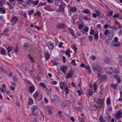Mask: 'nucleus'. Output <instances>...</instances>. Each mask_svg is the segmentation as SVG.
Instances as JSON below:
<instances>
[{"label": "nucleus", "mask_w": 122, "mask_h": 122, "mask_svg": "<svg viewBox=\"0 0 122 122\" xmlns=\"http://www.w3.org/2000/svg\"><path fill=\"white\" fill-rule=\"evenodd\" d=\"M60 86L61 88L62 89H63V87L65 86V84L63 83H61L60 84Z\"/></svg>", "instance_id": "c85d7f7f"}, {"label": "nucleus", "mask_w": 122, "mask_h": 122, "mask_svg": "<svg viewBox=\"0 0 122 122\" xmlns=\"http://www.w3.org/2000/svg\"><path fill=\"white\" fill-rule=\"evenodd\" d=\"M107 104L108 105H109L110 104V100L109 98L108 97L107 98Z\"/></svg>", "instance_id": "c756f323"}, {"label": "nucleus", "mask_w": 122, "mask_h": 122, "mask_svg": "<svg viewBox=\"0 0 122 122\" xmlns=\"http://www.w3.org/2000/svg\"><path fill=\"white\" fill-rule=\"evenodd\" d=\"M99 120L101 122H103V119L102 117H100L99 118Z\"/></svg>", "instance_id": "69168bd1"}, {"label": "nucleus", "mask_w": 122, "mask_h": 122, "mask_svg": "<svg viewBox=\"0 0 122 122\" xmlns=\"http://www.w3.org/2000/svg\"><path fill=\"white\" fill-rule=\"evenodd\" d=\"M118 84L117 83L115 84H112L110 85V86L112 87L113 89H117Z\"/></svg>", "instance_id": "f8f14e48"}, {"label": "nucleus", "mask_w": 122, "mask_h": 122, "mask_svg": "<svg viewBox=\"0 0 122 122\" xmlns=\"http://www.w3.org/2000/svg\"><path fill=\"white\" fill-rule=\"evenodd\" d=\"M55 3L56 5L60 7L62 5L61 2L60 0H56Z\"/></svg>", "instance_id": "0eeeda50"}, {"label": "nucleus", "mask_w": 122, "mask_h": 122, "mask_svg": "<svg viewBox=\"0 0 122 122\" xmlns=\"http://www.w3.org/2000/svg\"><path fill=\"white\" fill-rule=\"evenodd\" d=\"M65 7L64 6H61L59 7L58 9L59 10L60 12L63 13L64 11Z\"/></svg>", "instance_id": "2eb2a0df"}, {"label": "nucleus", "mask_w": 122, "mask_h": 122, "mask_svg": "<svg viewBox=\"0 0 122 122\" xmlns=\"http://www.w3.org/2000/svg\"><path fill=\"white\" fill-rule=\"evenodd\" d=\"M45 58L46 60H48L50 57L49 54L48 53H46L45 55Z\"/></svg>", "instance_id": "aec40b11"}, {"label": "nucleus", "mask_w": 122, "mask_h": 122, "mask_svg": "<svg viewBox=\"0 0 122 122\" xmlns=\"http://www.w3.org/2000/svg\"><path fill=\"white\" fill-rule=\"evenodd\" d=\"M104 104V101L102 100H101V102H100V105L99 107V108L101 107Z\"/></svg>", "instance_id": "e433bc0d"}, {"label": "nucleus", "mask_w": 122, "mask_h": 122, "mask_svg": "<svg viewBox=\"0 0 122 122\" xmlns=\"http://www.w3.org/2000/svg\"><path fill=\"white\" fill-rule=\"evenodd\" d=\"M48 46L50 49H52L54 47L53 43L51 41H49L48 43Z\"/></svg>", "instance_id": "39448f33"}, {"label": "nucleus", "mask_w": 122, "mask_h": 122, "mask_svg": "<svg viewBox=\"0 0 122 122\" xmlns=\"http://www.w3.org/2000/svg\"><path fill=\"white\" fill-rule=\"evenodd\" d=\"M85 69L86 70L89 72L91 73V70L90 67L89 66H87L85 68Z\"/></svg>", "instance_id": "b1692460"}, {"label": "nucleus", "mask_w": 122, "mask_h": 122, "mask_svg": "<svg viewBox=\"0 0 122 122\" xmlns=\"http://www.w3.org/2000/svg\"><path fill=\"white\" fill-rule=\"evenodd\" d=\"M9 31L8 29V28H6L4 31L3 34H5V33H6Z\"/></svg>", "instance_id": "680f3d73"}, {"label": "nucleus", "mask_w": 122, "mask_h": 122, "mask_svg": "<svg viewBox=\"0 0 122 122\" xmlns=\"http://www.w3.org/2000/svg\"><path fill=\"white\" fill-rule=\"evenodd\" d=\"M18 20V18L17 16H14L12 17L10 20L11 24L13 25H15L16 23Z\"/></svg>", "instance_id": "f03ea898"}, {"label": "nucleus", "mask_w": 122, "mask_h": 122, "mask_svg": "<svg viewBox=\"0 0 122 122\" xmlns=\"http://www.w3.org/2000/svg\"><path fill=\"white\" fill-rule=\"evenodd\" d=\"M111 45L112 46L115 47H117L119 46L120 44L119 43H116L113 41H112L111 43Z\"/></svg>", "instance_id": "9d476101"}, {"label": "nucleus", "mask_w": 122, "mask_h": 122, "mask_svg": "<svg viewBox=\"0 0 122 122\" xmlns=\"http://www.w3.org/2000/svg\"><path fill=\"white\" fill-rule=\"evenodd\" d=\"M84 13L86 14H90L91 13L90 11V10L88 9H86L84 10L82 12V13Z\"/></svg>", "instance_id": "6ab92c4d"}, {"label": "nucleus", "mask_w": 122, "mask_h": 122, "mask_svg": "<svg viewBox=\"0 0 122 122\" xmlns=\"http://www.w3.org/2000/svg\"><path fill=\"white\" fill-rule=\"evenodd\" d=\"M5 12L6 10L4 8L2 7L0 8V13H1L2 14H4L5 13Z\"/></svg>", "instance_id": "f3484780"}, {"label": "nucleus", "mask_w": 122, "mask_h": 122, "mask_svg": "<svg viewBox=\"0 0 122 122\" xmlns=\"http://www.w3.org/2000/svg\"><path fill=\"white\" fill-rule=\"evenodd\" d=\"M77 10V8L75 6L71 7L70 8V13L71 12L73 13H75L76 12Z\"/></svg>", "instance_id": "6e6552de"}, {"label": "nucleus", "mask_w": 122, "mask_h": 122, "mask_svg": "<svg viewBox=\"0 0 122 122\" xmlns=\"http://www.w3.org/2000/svg\"><path fill=\"white\" fill-rule=\"evenodd\" d=\"M107 78V76L105 75H103L102 77V79L103 80H105Z\"/></svg>", "instance_id": "13d9d810"}, {"label": "nucleus", "mask_w": 122, "mask_h": 122, "mask_svg": "<svg viewBox=\"0 0 122 122\" xmlns=\"http://www.w3.org/2000/svg\"><path fill=\"white\" fill-rule=\"evenodd\" d=\"M89 28L88 27H85V30H84V31H86V32H88L89 30ZM86 34H87V33H86Z\"/></svg>", "instance_id": "8fccbe9b"}, {"label": "nucleus", "mask_w": 122, "mask_h": 122, "mask_svg": "<svg viewBox=\"0 0 122 122\" xmlns=\"http://www.w3.org/2000/svg\"><path fill=\"white\" fill-rule=\"evenodd\" d=\"M70 102L67 101H65L61 103V107L63 109H65L66 108H68L70 105Z\"/></svg>", "instance_id": "f257e3e1"}, {"label": "nucleus", "mask_w": 122, "mask_h": 122, "mask_svg": "<svg viewBox=\"0 0 122 122\" xmlns=\"http://www.w3.org/2000/svg\"><path fill=\"white\" fill-rule=\"evenodd\" d=\"M29 89L30 92L31 93H32L34 91L35 88L33 86H30L29 88Z\"/></svg>", "instance_id": "a211bd4d"}, {"label": "nucleus", "mask_w": 122, "mask_h": 122, "mask_svg": "<svg viewBox=\"0 0 122 122\" xmlns=\"http://www.w3.org/2000/svg\"><path fill=\"white\" fill-rule=\"evenodd\" d=\"M122 113L121 111H118L116 113V117L117 118H120L122 117Z\"/></svg>", "instance_id": "9b49d317"}, {"label": "nucleus", "mask_w": 122, "mask_h": 122, "mask_svg": "<svg viewBox=\"0 0 122 122\" xmlns=\"http://www.w3.org/2000/svg\"><path fill=\"white\" fill-rule=\"evenodd\" d=\"M94 39L97 40L98 38V33H96L94 35Z\"/></svg>", "instance_id": "a878e982"}, {"label": "nucleus", "mask_w": 122, "mask_h": 122, "mask_svg": "<svg viewBox=\"0 0 122 122\" xmlns=\"http://www.w3.org/2000/svg\"><path fill=\"white\" fill-rule=\"evenodd\" d=\"M112 29L114 30H117V27L116 26H114L112 27Z\"/></svg>", "instance_id": "4d7b16f0"}, {"label": "nucleus", "mask_w": 122, "mask_h": 122, "mask_svg": "<svg viewBox=\"0 0 122 122\" xmlns=\"http://www.w3.org/2000/svg\"><path fill=\"white\" fill-rule=\"evenodd\" d=\"M114 42H115L116 43H117L118 42V39L117 37H115L114 40Z\"/></svg>", "instance_id": "a19ab883"}, {"label": "nucleus", "mask_w": 122, "mask_h": 122, "mask_svg": "<svg viewBox=\"0 0 122 122\" xmlns=\"http://www.w3.org/2000/svg\"><path fill=\"white\" fill-rule=\"evenodd\" d=\"M113 12V10H111L110 12H109V14L110 16H112Z\"/></svg>", "instance_id": "603ef678"}, {"label": "nucleus", "mask_w": 122, "mask_h": 122, "mask_svg": "<svg viewBox=\"0 0 122 122\" xmlns=\"http://www.w3.org/2000/svg\"><path fill=\"white\" fill-rule=\"evenodd\" d=\"M13 79L14 81H17V77L16 75L14 76L13 77Z\"/></svg>", "instance_id": "3c124183"}, {"label": "nucleus", "mask_w": 122, "mask_h": 122, "mask_svg": "<svg viewBox=\"0 0 122 122\" xmlns=\"http://www.w3.org/2000/svg\"><path fill=\"white\" fill-rule=\"evenodd\" d=\"M101 98L98 99L97 100V104L98 106L99 107L100 105V102H101Z\"/></svg>", "instance_id": "393cba45"}, {"label": "nucleus", "mask_w": 122, "mask_h": 122, "mask_svg": "<svg viewBox=\"0 0 122 122\" xmlns=\"http://www.w3.org/2000/svg\"><path fill=\"white\" fill-rule=\"evenodd\" d=\"M62 59L63 60V62L64 63H65L66 62V58L65 56H62Z\"/></svg>", "instance_id": "6e6d98bb"}, {"label": "nucleus", "mask_w": 122, "mask_h": 122, "mask_svg": "<svg viewBox=\"0 0 122 122\" xmlns=\"http://www.w3.org/2000/svg\"><path fill=\"white\" fill-rule=\"evenodd\" d=\"M28 100V103L29 105H32L33 104L34 102L33 100L31 97H30L29 98Z\"/></svg>", "instance_id": "ddd939ff"}, {"label": "nucleus", "mask_w": 122, "mask_h": 122, "mask_svg": "<svg viewBox=\"0 0 122 122\" xmlns=\"http://www.w3.org/2000/svg\"><path fill=\"white\" fill-rule=\"evenodd\" d=\"M28 56L29 59L32 62H35V61L32 58V57L30 55V54H28Z\"/></svg>", "instance_id": "5701e85b"}, {"label": "nucleus", "mask_w": 122, "mask_h": 122, "mask_svg": "<svg viewBox=\"0 0 122 122\" xmlns=\"http://www.w3.org/2000/svg\"><path fill=\"white\" fill-rule=\"evenodd\" d=\"M28 46L27 43H25L23 45V46L24 47V49H27L28 48Z\"/></svg>", "instance_id": "bb28decb"}, {"label": "nucleus", "mask_w": 122, "mask_h": 122, "mask_svg": "<svg viewBox=\"0 0 122 122\" xmlns=\"http://www.w3.org/2000/svg\"><path fill=\"white\" fill-rule=\"evenodd\" d=\"M92 68L94 71L98 70H101V68L97 64H94L92 66Z\"/></svg>", "instance_id": "20e7f679"}, {"label": "nucleus", "mask_w": 122, "mask_h": 122, "mask_svg": "<svg viewBox=\"0 0 122 122\" xmlns=\"http://www.w3.org/2000/svg\"><path fill=\"white\" fill-rule=\"evenodd\" d=\"M70 49H68L67 50H66L65 51V53L66 55L68 56L69 57H70L71 56L70 53Z\"/></svg>", "instance_id": "4468645a"}, {"label": "nucleus", "mask_w": 122, "mask_h": 122, "mask_svg": "<svg viewBox=\"0 0 122 122\" xmlns=\"http://www.w3.org/2000/svg\"><path fill=\"white\" fill-rule=\"evenodd\" d=\"M38 93L37 92H36L33 94V96L35 98H36L38 96Z\"/></svg>", "instance_id": "ea45409f"}, {"label": "nucleus", "mask_w": 122, "mask_h": 122, "mask_svg": "<svg viewBox=\"0 0 122 122\" xmlns=\"http://www.w3.org/2000/svg\"><path fill=\"white\" fill-rule=\"evenodd\" d=\"M119 17V15L117 14H115V15H114L113 16V18H118Z\"/></svg>", "instance_id": "5fc2aeb1"}, {"label": "nucleus", "mask_w": 122, "mask_h": 122, "mask_svg": "<svg viewBox=\"0 0 122 122\" xmlns=\"http://www.w3.org/2000/svg\"><path fill=\"white\" fill-rule=\"evenodd\" d=\"M12 50V48L10 46L9 47L7 48L8 52V53H10V52Z\"/></svg>", "instance_id": "c9c22d12"}, {"label": "nucleus", "mask_w": 122, "mask_h": 122, "mask_svg": "<svg viewBox=\"0 0 122 122\" xmlns=\"http://www.w3.org/2000/svg\"><path fill=\"white\" fill-rule=\"evenodd\" d=\"M66 93L67 94L69 93L68 88L67 87H66L65 89Z\"/></svg>", "instance_id": "79ce46f5"}, {"label": "nucleus", "mask_w": 122, "mask_h": 122, "mask_svg": "<svg viewBox=\"0 0 122 122\" xmlns=\"http://www.w3.org/2000/svg\"><path fill=\"white\" fill-rule=\"evenodd\" d=\"M88 39L90 41H92L93 40V37L91 35L89 36L88 37Z\"/></svg>", "instance_id": "49530a36"}, {"label": "nucleus", "mask_w": 122, "mask_h": 122, "mask_svg": "<svg viewBox=\"0 0 122 122\" xmlns=\"http://www.w3.org/2000/svg\"><path fill=\"white\" fill-rule=\"evenodd\" d=\"M83 27V25L81 24H79L78 26V28L79 29H82Z\"/></svg>", "instance_id": "de8ad7c7"}, {"label": "nucleus", "mask_w": 122, "mask_h": 122, "mask_svg": "<svg viewBox=\"0 0 122 122\" xmlns=\"http://www.w3.org/2000/svg\"><path fill=\"white\" fill-rule=\"evenodd\" d=\"M40 85L43 88H45L46 87V85L45 84L43 83L42 82H40Z\"/></svg>", "instance_id": "7c9ffc66"}, {"label": "nucleus", "mask_w": 122, "mask_h": 122, "mask_svg": "<svg viewBox=\"0 0 122 122\" xmlns=\"http://www.w3.org/2000/svg\"><path fill=\"white\" fill-rule=\"evenodd\" d=\"M93 87L94 88V90L95 92H96V90L97 89V85L96 83L95 82L93 85Z\"/></svg>", "instance_id": "4be33fe9"}, {"label": "nucleus", "mask_w": 122, "mask_h": 122, "mask_svg": "<svg viewBox=\"0 0 122 122\" xmlns=\"http://www.w3.org/2000/svg\"><path fill=\"white\" fill-rule=\"evenodd\" d=\"M70 72L67 74L66 77V78L67 79L69 78H71L72 76H73V72L72 71V69L70 70Z\"/></svg>", "instance_id": "423d86ee"}, {"label": "nucleus", "mask_w": 122, "mask_h": 122, "mask_svg": "<svg viewBox=\"0 0 122 122\" xmlns=\"http://www.w3.org/2000/svg\"><path fill=\"white\" fill-rule=\"evenodd\" d=\"M44 100L45 102L46 103H47L48 102V100L45 97L44 98Z\"/></svg>", "instance_id": "774afa93"}, {"label": "nucleus", "mask_w": 122, "mask_h": 122, "mask_svg": "<svg viewBox=\"0 0 122 122\" xmlns=\"http://www.w3.org/2000/svg\"><path fill=\"white\" fill-rule=\"evenodd\" d=\"M66 69L67 68L66 67L63 66L62 68H61L60 70L62 72H63L65 74Z\"/></svg>", "instance_id": "dca6fc26"}, {"label": "nucleus", "mask_w": 122, "mask_h": 122, "mask_svg": "<svg viewBox=\"0 0 122 122\" xmlns=\"http://www.w3.org/2000/svg\"><path fill=\"white\" fill-rule=\"evenodd\" d=\"M118 63L119 66L122 67V60H120L119 61Z\"/></svg>", "instance_id": "bf43d9fd"}, {"label": "nucleus", "mask_w": 122, "mask_h": 122, "mask_svg": "<svg viewBox=\"0 0 122 122\" xmlns=\"http://www.w3.org/2000/svg\"><path fill=\"white\" fill-rule=\"evenodd\" d=\"M108 32V29H106L105 30L104 34L106 35H107Z\"/></svg>", "instance_id": "09e8293b"}, {"label": "nucleus", "mask_w": 122, "mask_h": 122, "mask_svg": "<svg viewBox=\"0 0 122 122\" xmlns=\"http://www.w3.org/2000/svg\"><path fill=\"white\" fill-rule=\"evenodd\" d=\"M39 1L37 0L36 1H33L32 2V3L34 5H37L38 4Z\"/></svg>", "instance_id": "2f4dec72"}, {"label": "nucleus", "mask_w": 122, "mask_h": 122, "mask_svg": "<svg viewBox=\"0 0 122 122\" xmlns=\"http://www.w3.org/2000/svg\"><path fill=\"white\" fill-rule=\"evenodd\" d=\"M34 11L33 10H31L28 13L29 15H31L33 14Z\"/></svg>", "instance_id": "37998d69"}, {"label": "nucleus", "mask_w": 122, "mask_h": 122, "mask_svg": "<svg viewBox=\"0 0 122 122\" xmlns=\"http://www.w3.org/2000/svg\"><path fill=\"white\" fill-rule=\"evenodd\" d=\"M69 30H70V32L71 33V34L72 35H74V31L73 30H72L71 28H69Z\"/></svg>", "instance_id": "58836bf2"}, {"label": "nucleus", "mask_w": 122, "mask_h": 122, "mask_svg": "<svg viewBox=\"0 0 122 122\" xmlns=\"http://www.w3.org/2000/svg\"><path fill=\"white\" fill-rule=\"evenodd\" d=\"M89 94L90 96H92V95L93 93V92L91 90H89Z\"/></svg>", "instance_id": "864d4df0"}, {"label": "nucleus", "mask_w": 122, "mask_h": 122, "mask_svg": "<svg viewBox=\"0 0 122 122\" xmlns=\"http://www.w3.org/2000/svg\"><path fill=\"white\" fill-rule=\"evenodd\" d=\"M57 84V82L56 81H53L51 82V84L52 85H56Z\"/></svg>", "instance_id": "338daca9"}, {"label": "nucleus", "mask_w": 122, "mask_h": 122, "mask_svg": "<svg viewBox=\"0 0 122 122\" xmlns=\"http://www.w3.org/2000/svg\"><path fill=\"white\" fill-rule=\"evenodd\" d=\"M101 70H98V71H97V74L98 75H97L98 77H99L100 76H101Z\"/></svg>", "instance_id": "473e14b6"}, {"label": "nucleus", "mask_w": 122, "mask_h": 122, "mask_svg": "<svg viewBox=\"0 0 122 122\" xmlns=\"http://www.w3.org/2000/svg\"><path fill=\"white\" fill-rule=\"evenodd\" d=\"M95 31H94L93 29L91 30L90 32V34L91 35H93Z\"/></svg>", "instance_id": "c03bdc74"}, {"label": "nucleus", "mask_w": 122, "mask_h": 122, "mask_svg": "<svg viewBox=\"0 0 122 122\" xmlns=\"http://www.w3.org/2000/svg\"><path fill=\"white\" fill-rule=\"evenodd\" d=\"M3 2V0H0V7L2 6L5 3H4Z\"/></svg>", "instance_id": "a18cd8bd"}, {"label": "nucleus", "mask_w": 122, "mask_h": 122, "mask_svg": "<svg viewBox=\"0 0 122 122\" xmlns=\"http://www.w3.org/2000/svg\"><path fill=\"white\" fill-rule=\"evenodd\" d=\"M37 109V106H35V108H34L31 107V109L32 110V111L34 112L35 111V110Z\"/></svg>", "instance_id": "052dcab7"}, {"label": "nucleus", "mask_w": 122, "mask_h": 122, "mask_svg": "<svg viewBox=\"0 0 122 122\" xmlns=\"http://www.w3.org/2000/svg\"><path fill=\"white\" fill-rule=\"evenodd\" d=\"M71 64L72 65L75 66L76 65V63L75 61V59L72 60L71 61Z\"/></svg>", "instance_id": "cd10ccee"}, {"label": "nucleus", "mask_w": 122, "mask_h": 122, "mask_svg": "<svg viewBox=\"0 0 122 122\" xmlns=\"http://www.w3.org/2000/svg\"><path fill=\"white\" fill-rule=\"evenodd\" d=\"M111 59L110 57H107L104 60L105 62L106 63H108L110 61Z\"/></svg>", "instance_id": "412c9836"}, {"label": "nucleus", "mask_w": 122, "mask_h": 122, "mask_svg": "<svg viewBox=\"0 0 122 122\" xmlns=\"http://www.w3.org/2000/svg\"><path fill=\"white\" fill-rule=\"evenodd\" d=\"M98 16L96 13H94L92 15V16L95 18H96Z\"/></svg>", "instance_id": "0e129e2a"}, {"label": "nucleus", "mask_w": 122, "mask_h": 122, "mask_svg": "<svg viewBox=\"0 0 122 122\" xmlns=\"http://www.w3.org/2000/svg\"><path fill=\"white\" fill-rule=\"evenodd\" d=\"M66 27V25L64 23L58 24L56 25V28L58 29L65 28Z\"/></svg>", "instance_id": "7ed1b4c3"}, {"label": "nucleus", "mask_w": 122, "mask_h": 122, "mask_svg": "<svg viewBox=\"0 0 122 122\" xmlns=\"http://www.w3.org/2000/svg\"><path fill=\"white\" fill-rule=\"evenodd\" d=\"M62 45V42H60L58 44V47H61Z\"/></svg>", "instance_id": "e2e57ef3"}, {"label": "nucleus", "mask_w": 122, "mask_h": 122, "mask_svg": "<svg viewBox=\"0 0 122 122\" xmlns=\"http://www.w3.org/2000/svg\"><path fill=\"white\" fill-rule=\"evenodd\" d=\"M18 51V47L17 46H16L15 47V49L14 50V52L15 53H17Z\"/></svg>", "instance_id": "72a5a7b5"}, {"label": "nucleus", "mask_w": 122, "mask_h": 122, "mask_svg": "<svg viewBox=\"0 0 122 122\" xmlns=\"http://www.w3.org/2000/svg\"><path fill=\"white\" fill-rule=\"evenodd\" d=\"M7 4L9 6V8L10 9H12L13 8V6L9 2H7Z\"/></svg>", "instance_id": "f704fd0d"}, {"label": "nucleus", "mask_w": 122, "mask_h": 122, "mask_svg": "<svg viewBox=\"0 0 122 122\" xmlns=\"http://www.w3.org/2000/svg\"><path fill=\"white\" fill-rule=\"evenodd\" d=\"M114 77L117 79V82L119 83H120L121 82V80L120 77L118 75H114Z\"/></svg>", "instance_id": "1a4fd4ad"}, {"label": "nucleus", "mask_w": 122, "mask_h": 122, "mask_svg": "<svg viewBox=\"0 0 122 122\" xmlns=\"http://www.w3.org/2000/svg\"><path fill=\"white\" fill-rule=\"evenodd\" d=\"M0 70L2 72L5 73L6 72V71L2 67H0Z\"/></svg>", "instance_id": "4c0bfd02"}]
</instances>
